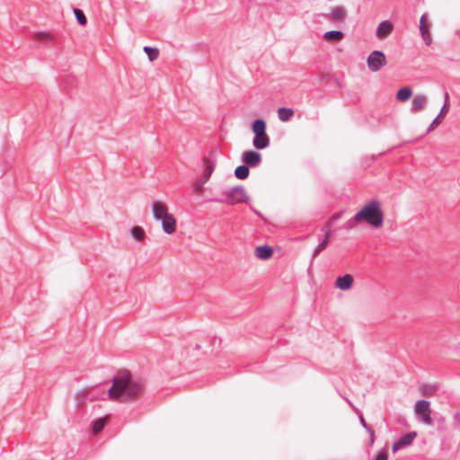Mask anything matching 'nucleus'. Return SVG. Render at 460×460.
Listing matches in <instances>:
<instances>
[{
	"instance_id": "1",
	"label": "nucleus",
	"mask_w": 460,
	"mask_h": 460,
	"mask_svg": "<svg viewBox=\"0 0 460 460\" xmlns=\"http://www.w3.org/2000/svg\"><path fill=\"white\" fill-rule=\"evenodd\" d=\"M142 391V382L124 370L113 378L108 394L112 401L127 402L140 395Z\"/></svg>"
},
{
	"instance_id": "2",
	"label": "nucleus",
	"mask_w": 460,
	"mask_h": 460,
	"mask_svg": "<svg viewBox=\"0 0 460 460\" xmlns=\"http://www.w3.org/2000/svg\"><path fill=\"white\" fill-rule=\"evenodd\" d=\"M152 217L160 225L163 233L172 235L178 229V219L169 205L160 199H155L150 204Z\"/></svg>"
},
{
	"instance_id": "3",
	"label": "nucleus",
	"mask_w": 460,
	"mask_h": 460,
	"mask_svg": "<svg viewBox=\"0 0 460 460\" xmlns=\"http://www.w3.org/2000/svg\"><path fill=\"white\" fill-rule=\"evenodd\" d=\"M354 219L358 223L364 222L374 228H380L384 224V212L381 203L377 200L366 203L355 214Z\"/></svg>"
},
{
	"instance_id": "4",
	"label": "nucleus",
	"mask_w": 460,
	"mask_h": 460,
	"mask_svg": "<svg viewBox=\"0 0 460 460\" xmlns=\"http://www.w3.org/2000/svg\"><path fill=\"white\" fill-rule=\"evenodd\" d=\"M387 65V59L383 51L374 50L367 58V66L370 72L376 73Z\"/></svg>"
},
{
	"instance_id": "5",
	"label": "nucleus",
	"mask_w": 460,
	"mask_h": 460,
	"mask_svg": "<svg viewBox=\"0 0 460 460\" xmlns=\"http://www.w3.org/2000/svg\"><path fill=\"white\" fill-rule=\"evenodd\" d=\"M415 415L426 425L432 424L430 402L426 400H419L414 404Z\"/></svg>"
},
{
	"instance_id": "6",
	"label": "nucleus",
	"mask_w": 460,
	"mask_h": 460,
	"mask_svg": "<svg viewBox=\"0 0 460 460\" xmlns=\"http://www.w3.org/2000/svg\"><path fill=\"white\" fill-rule=\"evenodd\" d=\"M225 202L228 204L243 203L248 200V196L243 187H234L226 191Z\"/></svg>"
},
{
	"instance_id": "7",
	"label": "nucleus",
	"mask_w": 460,
	"mask_h": 460,
	"mask_svg": "<svg viewBox=\"0 0 460 460\" xmlns=\"http://www.w3.org/2000/svg\"><path fill=\"white\" fill-rule=\"evenodd\" d=\"M354 284V277L350 274H344L342 276H339L335 282V288L341 291H348L352 288Z\"/></svg>"
},
{
	"instance_id": "8",
	"label": "nucleus",
	"mask_w": 460,
	"mask_h": 460,
	"mask_svg": "<svg viewBox=\"0 0 460 460\" xmlns=\"http://www.w3.org/2000/svg\"><path fill=\"white\" fill-rule=\"evenodd\" d=\"M416 437L417 433L415 431L409 432L401 437L397 441L394 443L393 451L396 452L404 447L410 446Z\"/></svg>"
},
{
	"instance_id": "9",
	"label": "nucleus",
	"mask_w": 460,
	"mask_h": 460,
	"mask_svg": "<svg viewBox=\"0 0 460 460\" xmlns=\"http://www.w3.org/2000/svg\"><path fill=\"white\" fill-rule=\"evenodd\" d=\"M393 30H394V24L392 22H390L388 20L383 21L376 27V36L379 40H383V39L386 38L388 35H390L392 33Z\"/></svg>"
},
{
	"instance_id": "10",
	"label": "nucleus",
	"mask_w": 460,
	"mask_h": 460,
	"mask_svg": "<svg viewBox=\"0 0 460 460\" xmlns=\"http://www.w3.org/2000/svg\"><path fill=\"white\" fill-rule=\"evenodd\" d=\"M242 160L250 166H257L261 163V155L256 151L249 150L243 154Z\"/></svg>"
},
{
	"instance_id": "11",
	"label": "nucleus",
	"mask_w": 460,
	"mask_h": 460,
	"mask_svg": "<svg viewBox=\"0 0 460 460\" xmlns=\"http://www.w3.org/2000/svg\"><path fill=\"white\" fill-rule=\"evenodd\" d=\"M429 28H430V24L427 22V16H426V14H423L420 17V31L422 39L427 45H430V43H431V36L429 33Z\"/></svg>"
},
{
	"instance_id": "12",
	"label": "nucleus",
	"mask_w": 460,
	"mask_h": 460,
	"mask_svg": "<svg viewBox=\"0 0 460 460\" xmlns=\"http://www.w3.org/2000/svg\"><path fill=\"white\" fill-rule=\"evenodd\" d=\"M428 102V98L424 94H417L413 97L411 102V111H421L425 109Z\"/></svg>"
},
{
	"instance_id": "13",
	"label": "nucleus",
	"mask_w": 460,
	"mask_h": 460,
	"mask_svg": "<svg viewBox=\"0 0 460 460\" xmlns=\"http://www.w3.org/2000/svg\"><path fill=\"white\" fill-rule=\"evenodd\" d=\"M254 254L258 259L268 260L272 256L273 251L269 245H261L255 248Z\"/></svg>"
},
{
	"instance_id": "14",
	"label": "nucleus",
	"mask_w": 460,
	"mask_h": 460,
	"mask_svg": "<svg viewBox=\"0 0 460 460\" xmlns=\"http://www.w3.org/2000/svg\"><path fill=\"white\" fill-rule=\"evenodd\" d=\"M323 38L326 41L340 42L344 39V33L341 31H329L323 35Z\"/></svg>"
},
{
	"instance_id": "15",
	"label": "nucleus",
	"mask_w": 460,
	"mask_h": 460,
	"mask_svg": "<svg viewBox=\"0 0 460 460\" xmlns=\"http://www.w3.org/2000/svg\"><path fill=\"white\" fill-rule=\"evenodd\" d=\"M252 144H253L254 147H256L257 149H264L269 146L270 138L266 134L255 136V137L253 138Z\"/></svg>"
},
{
	"instance_id": "16",
	"label": "nucleus",
	"mask_w": 460,
	"mask_h": 460,
	"mask_svg": "<svg viewBox=\"0 0 460 460\" xmlns=\"http://www.w3.org/2000/svg\"><path fill=\"white\" fill-rule=\"evenodd\" d=\"M347 15V11L343 6H337L330 13V19L334 21H341Z\"/></svg>"
},
{
	"instance_id": "17",
	"label": "nucleus",
	"mask_w": 460,
	"mask_h": 460,
	"mask_svg": "<svg viewBox=\"0 0 460 460\" xmlns=\"http://www.w3.org/2000/svg\"><path fill=\"white\" fill-rule=\"evenodd\" d=\"M204 166H205V168H204V172H203V181H204V182H206L211 176V174L215 169L216 164L211 159H206Z\"/></svg>"
},
{
	"instance_id": "18",
	"label": "nucleus",
	"mask_w": 460,
	"mask_h": 460,
	"mask_svg": "<svg viewBox=\"0 0 460 460\" xmlns=\"http://www.w3.org/2000/svg\"><path fill=\"white\" fill-rule=\"evenodd\" d=\"M252 132L255 136L266 134V123L262 119H256L252 124Z\"/></svg>"
},
{
	"instance_id": "19",
	"label": "nucleus",
	"mask_w": 460,
	"mask_h": 460,
	"mask_svg": "<svg viewBox=\"0 0 460 460\" xmlns=\"http://www.w3.org/2000/svg\"><path fill=\"white\" fill-rule=\"evenodd\" d=\"M130 234L133 239L137 242H142L146 238V232L143 227L136 226L130 229Z\"/></svg>"
},
{
	"instance_id": "20",
	"label": "nucleus",
	"mask_w": 460,
	"mask_h": 460,
	"mask_svg": "<svg viewBox=\"0 0 460 460\" xmlns=\"http://www.w3.org/2000/svg\"><path fill=\"white\" fill-rule=\"evenodd\" d=\"M34 39L45 43H51L54 41V36L49 31H39L34 35Z\"/></svg>"
},
{
	"instance_id": "21",
	"label": "nucleus",
	"mask_w": 460,
	"mask_h": 460,
	"mask_svg": "<svg viewBox=\"0 0 460 460\" xmlns=\"http://www.w3.org/2000/svg\"><path fill=\"white\" fill-rule=\"evenodd\" d=\"M411 95H412L411 89L408 86H405V87L401 88L397 92L396 98L401 102H406L411 98Z\"/></svg>"
},
{
	"instance_id": "22",
	"label": "nucleus",
	"mask_w": 460,
	"mask_h": 460,
	"mask_svg": "<svg viewBox=\"0 0 460 460\" xmlns=\"http://www.w3.org/2000/svg\"><path fill=\"white\" fill-rule=\"evenodd\" d=\"M278 115L281 121H288L293 117L294 111L290 108H279L278 110Z\"/></svg>"
},
{
	"instance_id": "23",
	"label": "nucleus",
	"mask_w": 460,
	"mask_h": 460,
	"mask_svg": "<svg viewBox=\"0 0 460 460\" xmlns=\"http://www.w3.org/2000/svg\"><path fill=\"white\" fill-rule=\"evenodd\" d=\"M234 175L240 180H244L249 176V169L246 165H240L236 167Z\"/></svg>"
},
{
	"instance_id": "24",
	"label": "nucleus",
	"mask_w": 460,
	"mask_h": 460,
	"mask_svg": "<svg viewBox=\"0 0 460 460\" xmlns=\"http://www.w3.org/2000/svg\"><path fill=\"white\" fill-rule=\"evenodd\" d=\"M144 51L147 55L150 61H154L158 58L159 51L156 48L144 47Z\"/></svg>"
},
{
	"instance_id": "25",
	"label": "nucleus",
	"mask_w": 460,
	"mask_h": 460,
	"mask_svg": "<svg viewBox=\"0 0 460 460\" xmlns=\"http://www.w3.org/2000/svg\"><path fill=\"white\" fill-rule=\"evenodd\" d=\"M449 107H450L449 94L447 93H446L444 105L442 106V108L440 109V111L438 113L439 117L444 119L449 111Z\"/></svg>"
},
{
	"instance_id": "26",
	"label": "nucleus",
	"mask_w": 460,
	"mask_h": 460,
	"mask_svg": "<svg viewBox=\"0 0 460 460\" xmlns=\"http://www.w3.org/2000/svg\"><path fill=\"white\" fill-rule=\"evenodd\" d=\"M75 18L80 25L84 26L87 23L86 16L84 15V12L80 9H75L74 10Z\"/></svg>"
},
{
	"instance_id": "27",
	"label": "nucleus",
	"mask_w": 460,
	"mask_h": 460,
	"mask_svg": "<svg viewBox=\"0 0 460 460\" xmlns=\"http://www.w3.org/2000/svg\"><path fill=\"white\" fill-rule=\"evenodd\" d=\"M329 242V234H327L325 238L318 244L316 249L314 250V256L315 257L318 253H320L325 247L327 246Z\"/></svg>"
},
{
	"instance_id": "28",
	"label": "nucleus",
	"mask_w": 460,
	"mask_h": 460,
	"mask_svg": "<svg viewBox=\"0 0 460 460\" xmlns=\"http://www.w3.org/2000/svg\"><path fill=\"white\" fill-rule=\"evenodd\" d=\"M105 420L100 419L96 420L93 425V433H99L104 427Z\"/></svg>"
},
{
	"instance_id": "29",
	"label": "nucleus",
	"mask_w": 460,
	"mask_h": 460,
	"mask_svg": "<svg viewBox=\"0 0 460 460\" xmlns=\"http://www.w3.org/2000/svg\"><path fill=\"white\" fill-rule=\"evenodd\" d=\"M422 394L425 396H433L436 393V388L434 386L426 385L422 387Z\"/></svg>"
},
{
	"instance_id": "30",
	"label": "nucleus",
	"mask_w": 460,
	"mask_h": 460,
	"mask_svg": "<svg viewBox=\"0 0 460 460\" xmlns=\"http://www.w3.org/2000/svg\"><path fill=\"white\" fill-rule=\"evenodd\" d=\"M443 120V118L439 117V115H438L434 119L433 121L430 123L429 128H428V131L430 132L432 131L434 128H436Z\"/></svg>"
},
{
	"instance_id": "31",
	"label": "nucleus",
	"mask_w": 460,
	"mask_h": 460,
	"mask_svg": "<svg viewBox=\"0 0 460 460\" xmlns=\"http://www.w3.org/2000/svg\"><path fill=\"white\" fill-rule=\"evenodd\" d=\"M193 190L197 193V194H202L203 191H204V181H198L194 184L193 186Z\"/></svg>"
},
{
	"instance_id": "32",
	"label": "nucleus",
	"mask_w": 460,
	"mask_h": 460,
	"mask_svg": "<svg viewBox=\"0 0 460 460\" xmlns=\"http://www.w3.org/2000/svg\"><path fill=\"white\" fill-rule=\"evenodd\" d=\"M364 428L367 430V432L370 434V445L374 444L375 441V434L374 431L367 425L364 424Z\"/></svg>"
},
{
	"instance_id": "33",
	"label": "nucleus",
	"mask_w": 460,
	"mask_h": 460,
	"mask_svg": "<svg viewBox=\"0 0 460 460\" xmlns=\"http://www.w3.org/2000/svg\"><path fill=\"white\" fill-rule=\"evenodd\" d=\"M387 459H388V456H387L386 452L382 451L377 454V456H376V458L374 460H387Z\"/></svg>"
},
{
	"instance_id": "34",
	"label": "nucleus",
	"mask_w": 460,
	"mask_h": 460,
	"mask_svg": "<svg viewBox=\"0 0 460 460\" xmlns=\"http://www.w3.org/2000/svg\"><path fill=\"white\" fill-rule=\"evenodd\" d=\"M360 422H362L363 425L366 424L365 420H364L363 417H360Z\"/></svg>"
}]
</instances>
